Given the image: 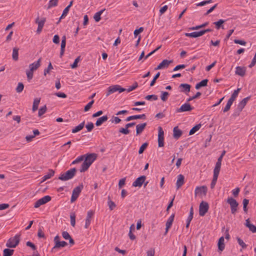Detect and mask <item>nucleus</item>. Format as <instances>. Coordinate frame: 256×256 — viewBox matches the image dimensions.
I'll return each instance as SVG.
<instances>
[{
  "label": "nucleus",
  "mask_w": 256,
  "mask_h": 256,
  "mask_svg": "<svg viewBox=\"0 0 256 256\" xmlns=\"http://www.w3.org/2000/svg\"><path fill=\"white\" fill-rule=\"evenodd\" d=\"M84 156V162H82L80 170V172L86 171L96 159L98 156L97 154L95 153L86 154Z\"/></svg>",
  "instance_id": "f257e3e1"
},
{
  "label": "nucleus",
  "mask_w": 256,
  "mask_h": 256,
  "mask_svg": "<svg viewBox=\"0 0 256 256\" xmlns=\"http://www.w3.org/2000/svg\"><path fill=\"white\" fill-rule=\"evenodd\" d=\"M76 169L72 168L66 171L65 173L62 174L58 177V179L66 181L72 179L76 174Z\"/></svg>",
  "instance_id": "f03ea898"
},
{
  "label": "nucleus",
  "mask_w": 256,
  "mask_h": 256,
  "mask_svg": "<svg viewBox=\"0 0 256 256\" xmlns=\"http://www.w3.org/2000/svg\"><path fill=\"white\" fill-rule=\"evenodd\" d=\"M20 240V235L16 234L8 240L6 246L10 248H14L18 244Z\"/></svg>",
  "instance_id": "7ed1b4c3"
},
{
  "label": "nucleus",
  "mask_w": 256,
  "mask_h": 256,
  "mask_svg": "<svg viewBox=\"0 0 256 256\" xmlns=\"http://www.w3.org/2000/svg\"><path fill=\"white\" fill-rule=\"evenodd\" d=\"M84 186L82 184H80L78 186L74 188L72 190V195L71 196V202H74L77 200Z\"/></svg>",
  "instance_id": "20e7f679"
},
{
  "label": "nucleus",
  "mask_w": 256,
  "mask_h": 256,
  "mask_svg": "<svg viewBox=\"0 0 256 256\" xmlns=\"http://www.w3.org/2000/svg\"><path fill=\"white\" fill-rule=\"evenodd\" d=\"M226 202L230 205L231 213L234 214L238 210V203L235 199L232 197L228 198L226 200Z\"/></svg>",
  "instance_id": "39448f33"
},
{
  "label": "nucleus",
  "mask_w": 256,
  "mask_h": 256,
  "mask_svg": "<svg viewBox=\"0 0 256 256\" xmlns=\"http://www.w3.org/2000/svg\"><path fill=\"white\" fill-rule=\"evenodd\" d=\"M209 206L207 202L202 201L199 206V214L200 216H204L208 212Z\"/></svg>",
  "instance_id": "423d86ee"
},
{
  "label": "nucleus",
  "mask_w": 256,
  "mask_h": 256,
  "mask_svg": "<svg viewBox=\"0 0 256 256\" xmlns=\"http://www.w3.org/2000/svg\"><path fill=\"white\" fill-rule=\"evenodd\" d=\"M52 199V198L49 196H46L38 200L34 204L35 208H38L40 206L46 204V203L50 202Z\"/></svg>",
  "instance_id": "0eeeda50"
},
{
  "label": "nucleus",
  "mask_w": 256,
  "mask_h": 256,
  "mask_svg": "<svg viewBox=\"0 0 256 256\" xmlns=\"http://www.w3.org/2000/svg\"><path fill=\"white\" fill-rule=\"evenodd\" d=\"M194 107L192 106L188 102L182 104L180 107L176 110V112H190L194 110Z\"/></svg>",
  "instance_id": "6e6552de"
},
{
  "label": "nucleus",
  "mask_w": 256,
  "mask_h": 256,
  "mask_svg": "<svg viewBox=\"0 0 256 256\" xmlns=\"http://www.w3.org/2000/svg\"><path fill=\"white\" fill-rule=\"evenodd\" d=\"M158 145L159 147L164 146V132L162 127H158Z\"/></svg>",
  "instance_id": "1a4fd4ad"
},
{
  "label": "nucleus",
  "mask_w": 256,
  "mask_h": 256,
  "mask_svg": "<svg viewBox=\"0 0 256 256\" xmlns=\"http://www.w3.org/2000/svg\"><path fill=\"white\" fill-rule=\"evenodd\" d=\"M173 62L172 60H163L156 68H154L155 70H160L162 68H168L169 65Z\"/></svg>",
  "instance_id": "9d476101"
},
{
  "label": "nucleus",
  "mask_w": 256,
  "mask_h": 256,
  "mask_svg": "<svg viewBox=\"0 0 256 256\" xmlns=\"http://www.w3.org/2000/svg\"><path fill=\"white\" fill-rule=\"evenodd\" d=\"M146 179L145 176H142L137 178L132 183V186L134 187H141Z\"/></svg>",
  "instance_id": "9b49d317"
},
{
  "label": "nucleus",
  "mask_w": 256,
  "mask_h": 256,
  "mask_svg": "<svg viewBox=\"0 0 256 256\" xmlns=\"http://www.w3.org/2000/svg\"><path fill=\"white\" fill-rule=\"evenodd\" d=\"M207 190L208 188L206 186H198L196 188L194 191L195 195L206 196Z\"/></svg>",
  "instance_id": "f8f14e48"
},
{
  "label": "nucleus",
  "mask_w": 256,
  "mask_h": 256,
  "mask_svg": "<svg viewBox=\"0 0 256 256\" xmlns=\"http://www.w3.org/2000/svg\"><path fill=\"white\" fill-rule=\"evenodd\" d=\"M250 99V97L248 96L244 98L242 100H241L240 102L236 108V110H238V114L242 111V109L244 108L245 106L246 105L248 100Z\"/></svg>",
  "instance_id": "ddd939ff"
},
{
  "label": "nucleus",
  "mask_w": 256,
  "mask_h": 256,
  "mask_svg": "<svg viewBox=\"0 0 256 256\" xmlns=\"http://www.w3.org/2000/svg\"><path fill=\"white\" fill-rule=\"evenodd\" d=\"M68 244L65 241L57 242L56 244H54V246L52 248L51 252L52 253L55 252L56 250L65 247Z\"/></svg>",
  "instance_id": "4468645a"
},
{
  "label": "nucleus",
  "mask_w": 256,
  "mask_h": 256,
  "mask_svg": "<svg viewBox=\"0 0 256 256\" xmlns=\"http://www.w3.org/2000/svg\"><path fill=\"white\" fill-rule=\"evenodd\" d=\"M174 214H173L168 218V220L166 222V231H165L164 234H166L168 233V231L169 228H170V227L172 226V224L174 222Z\"/></svg>",
  "instance_id": "2eb2a0df"
},
{
  "label": "nucleus",
  "mask_w": 256,
  "mask_h": 256,
  "mask_svg": "<svg viewBox=\"0 0 256 256\" xmlns=\"http://www.w3.org/2000/svg\"><path fill=\"white\" fill-rule=\"evenodd\" d=\"M236 70L235 73L236 74L240 76H244L246 74V67H242L238 66L236 68Z\"/></svg>",
  "instance_id": "dca6fc26"
},
{
  "label": "nucleus",
  "mask_w": 256,
  "mask_h": 256,
  "mask_svg": "<svg viewBox=\"0 0 256 256\" xmlns=\"http://www.w3.org/2000/svg\"><path fill=\"white\" fill-rule=\"evenodd\" d=\"M146 123L144 122L140 124H138L136 126V135L140 134L144 130L146 126Z\"/></svg>",
  "instance_id": "f3484780"
},
{
  "label": "nucleus",
  "mask_w": 256,
  "mask_h": 256,
  "mask_svg": "<svg viewBox=\"0 0 256 256\" xmlns=\"http://www.w3.org/2000/svg\"><path fill=\"white\" fill-rule=\"evenodd\" d=\"M184 177L182 174H180L178 176V180L176 183L177 189L180 188L184 184Z\"/></svg>",
  "instance_id": "a211bd4d"
},
{
  "label": "nucleus",
  "mask_w": 256,
  "mask_h": 256,
  "mask_svg": "<svg viewBox=\"0 0 256 256\" xmlns=\"http://www.w3.org/2000/svg\"><path fill=\"white\" fill-rule=\"evenodd\" d=\"M41 60L42 58H40L36 62L30 64L29 66L30 69L33 71L36 70L40 66Z\"/></svg>",
  "instance_id": "6ab92c4d"
},
{
  "label": "nucleus",
  "mask_w": 256,
  "mask_h": 256,
  "mask_svg": "<svg viewBox=\"0 0 256 256\" xmlns=\"http://www.w3.org/2000/svg\"><path fill=\"white\" fill-rule=\"evenodd\" d=\"M182 131L176 126L173 130V136L176 139H178L182 135Z\"/></svg>",
  "instance_id": "aec40b11"
},
{
  "label": "nucleus",
  "mask_w": 256,
  "mask_h": 256,
  "mask_svg": "<svg viewBox=\"0 0 256 256\" xmlns=\"http://www.w3.org/2000/svg\"><path fill=\"white\" fill-rule=\"evenodd\" d=\"M245 225L246 227L248 228L249 230L251 231L252 232H256V226H254L252 224H250L248 218L246 220Z\"/></svg>",
  "instance_id": "412c9836"
},
{
  "label": "nucleus",
  "mask_w": 256,
  "mask_h": 256,
  "mask_svg": "<svg viewBox=\"0 0 256 256\" xmlns=\"http://www.w3.org/2000/svg\"><path fill=\"white\" fill-rule=\"evenodd\" d=\"M226 21V20L220 19L218 21L213 22V24L215 25L216 28L217 30H219L220 28L224 29L223 24Z\"/></svg>",
  "instance_id": "4be33fe9"
},
{
  "label": "nucleus",
  "mask_w": 256,
  "mask_h": 256,
  "mask_svg": "<svg viewBox=\"0 0 256 256\" xmlns=\"http://www.w3.org/2000/svg\"><path fill=\"white\" fill-rule=\"evenodd\" d=\"M108 120V117L107 116H104L100 118H99L96 122V125L97 126H101L104 122H106Z\"/></svg>",
  "instance_id": "5701e85b"
},
{
  "label": "nucleus",
  "mask_w": 256,
  "mask_h": 256,
  "mask_svg": "<svg viewBox=\"0 0 256 256\" xmlns=\"http://www.w3.org/2000/svg\"><path fill=\"white\" fill-rule=\"evenodd\" d=\"M190 85L187 84H181L179 86V88H183L181 92H188L190 91Z\"/></svg>",
  "instance_id": "b1692460"
},
{
  "label": "nucleus",
  "mask_w": 256,
  "mask_h": 256,
  "mask_svg": "<svg viewBox=\"0 0 256 256\" xmlns=\"http://www.w3.org/2000/svg\"><path fill=\"white\" fill-rule=\"evenodd\" d=\"M224 238L223 236H222L219 238L218 242V248L220 250L222 251L224 249Z\"/></svg>",
  "instance_id": "393cba45"
},
{
  "label": "nucleus",
  "mask_w": 256,
  "mask_h": 256,
  "mask_svg": "<svg viewBox=\"0 0 256 256\" xmlns=\"http://www.w3.org/2000/svg\"><path fill=\"white\" fill-rule=\"evenodd\" d=\"M185 36L191 38H198L202 36L200 31V32H194L191 33H186Z\"/></svg>",
  "instance_id": "a878e982"
},
{
  "label": "nucleus",
  "mask_w": 256,
  "mask_h": 256,
  "mask_svg": "<svg viewBox=\"0 0 256 256\" xmlns=\"http://www.w3.org/2000/svg\"><path fill=\"white\" fill-rule=\"evenodd\" d=\"M40 98H36L34 99L32 108V110L33 112H35L38 110L39 104L40 102Z\"/></svg>",
  "instance_id": "bb28decb"
},
{
  "label": "nucleus",
  "mask_w": 256,
  "mask_h": 256,
  "mask_svg": "<svg viewBox=\"0 0 256 256\" xmlns=\"http://www.w3.org/2000/svg\"><path fill=\"white\" fill-rule=\"evenodd\" d=\"M84 121L83 122L80 123L79 125H78V126H76L74 128H73L72 130V133H76L77 132H78L79 131H80L84 128Z\"/></svg>",
  "instance_id": "cd10ccee"
},
{
  "label": "nucleus",
  "mask_w": 256,
  "mask_h": 256,
  "mask_svg": "<svg viewBox=\"0 0 256 256\" xmlns=\"http://www.w3.org/2000/svg\"><path fill=\"white\" fill-rule=\"evenodd\" d=\"M46 21L45 18H42L40 20L39 19V17H38L36 20V23L38 24V27L43 28L44 24Z\"/></svg>",
  "instance_id": "c85d7f7f"
},
{
  "label": "nucleus",
  "mask_w": 256,
  "mask_h": 256,
  "mask_svg": "<svg viewBox=\"0 0 256 256\" xmlns=\"http://www.w3.org/2000/svg\"><path fill=\"white\" fill-rule=\"evenodd\" d=\"M54 174V172L52 170H49L48 173L42 177V182L52 178Z\"/></svg>",
  "instance_id": "c756f323"
},
{
  "label": "nucleus",
  "mask_w": 256,
  "mask_h": 256,
  "mask_svg": "<svg viewBox=\"0 0 256 256\" xmlns=\"http://www.w3.org/2000/svg\"><path fill=\"white\" fill-rule=\"evenodd\" d=\"M104 10L105 9H103L95 14L94 18L96 22H98L100 20V16Z\"/></svg>",
  "instance_id": "7c9ffc66"
},
{
  "label": "nucleus",
  "mask_w": 256,
  "mask_h": 256,
  "mask_svg": "<svg viewBox=\"0 0 256 256\" xmlns=\"http://www.w3.org/2000/svg\"><path fill=\"white\" fill-rule=\"evenodd\" d=\"M202 125L200 124H198L194 126L190 131L189 135H192L194 134L198 130L201 128Z\"/></svg>",
  "instance_id": "2f4dec72"
},
{
  "label": "nucleus",
  "mask_w": 256,
  "mask_h": 256,
  "mask_svg": "<svg viewBox=\"0 0 256 256\" xmlns=\"http://www.w3.org/2000/svg\"><path fill=\"white\" fill-rule=\"evenodd\" d=\"M12 58L14 60H17L18 58V48H14L12 50Z\"/></svg>",
  "instance_id": "473e14b6"
},
{
  "label": "nucleus",
  "mask_w": 256,
  "mask_h": 256,
  "mask_svg": "<svg viewBox=\"0 0 256 256\" xmlns=\"http://www.w3.org/2000/svg\"><path fill=\"white\" fill-rule=\"evenodd\" d=\"M240 88H238L237 90H234V92L231 95V96L229 100L234 102L236 98V97L238 96V92L240 91Z\"/></svg>",
  "instance_id": "72a5a7b5"
},
{
  "label": "nucleus",
  "mask_w": 256,
  "mask_h": 256,
  "mask_svg": "<svg viewBox=\"0 0 256 256\" xmlns=\"http://www.w3.org/2000/svg\"><path fill=\"white\" fill-rule=\"evenodd\" d=\"M14 252V250H11L9 248H5L4 250V254L3 256H11L13 254Z\"/></svg>",
  "instance_id": "f704fd0d"
},
{
  "label": "nucleus",
  "mask_w": 256,
  "mask_h": 256,
  "mask_svg": "<svg viewBox=\"0 0 256 256\" xmlns=\"http://www.w3.org/2000/svg\"><path fill=\"white\" fill-rule=\"evenodd\" d=\"M94 215V212L92 210H90L88 212H87V216L86 219V222H91V218Z\"/></svg>",
  "instance_id": "c9c22d12"
},
{
  "label": "nucleus",
  "mask_w": 256,
  "mask_h": 256,
  "mask_svg": "<svg viewBox=\"0 0 256 256\" xmlns=\"http://www.w3.org/2000/svg\"><path fill=\"white\" fill-rule=\"evenodd\" d=\"M108 204L109 206V208L110 209V210H112L116 207V205L114 202L110 200V196H108Z\"/></svg>",
  "instance_id": "e433bc0d"
},
{
  "label": "nucleus",
  "mask_w": 256,
  "mask_h": 256,
  "mask_svg": "<svg viewBox=\"0 0 256 256\" xmlns=\"http://www.w3.org/2000/svg\"><path fill=\"white\" fill-rule=\"evenodd\" d=\"M168 96L169 93L168 92H162V94L160 96L161 100L164 102H166V100H167Z\"/></svg>",
  "instance_id": "4c0bfd02"
},
{
  "label": "nucleus",
  "mask_w": 256,
  "mask_h": 256,
  "mask_svg": "<svg viewBox=\"0 0 256 256\" xmlns=\"http://www.w3.org/2000/svg\"><path fill=\"white\" fill-rule=\"evenodd\" d=\"M58 0H50L48 6V9L50 8L52 6H56L58 5Z\"/></svg>",
  "instance_id": "58836bf2"
},
{
  "label": "nucleus",
  "mask_w": 256,
  "mask_h": 256,
  "mask_svg": "<svg viewBox=\"0 0 256 256\" xmlns=\"http://www.w3.org/2000/svg\"><path fill=\"white\" fill-rule=\"evenodd\" d=\"M248 203H249L248 200L246 198H244L243 200V201H242L243 209H244V212H246V213L248 212L247 206H248Z\"/></svg>",
  "instance_id": "ea45409f"
},
{
  "label": "nucleus",
  "mask_w": 256,
  "mask_h": 256,
  "mask_svg": "<svg viewBox=\"0 0 256 256\" xmlns=\"http://www.w3.org/2000/svg\"><path fill=\"white\" fill-rule=\"evenodd\" d=\"M238 242L239 245L243 249H245L247 247V245L244 242L243 240H242L240 238H236Z\"/></svg>",
  "instance_id": "a19ab883"
},
{
  "label": "nucleus",
  "mask_w": 256,
  "mask_h": 256,
  "mask_svg": "<svg viewBox=\"0 0 256 256\" xmlns=\"http://www.w3.org/2000/svg\"><path fill=\"white\" fill-rule=\"evenodd\" d=\"M232 103H233V102H232L229 100H228L226 106L224 107V108L223 110L224 112H227L228 111L230 110V106L232 105Z\"/></svg>",
  "instance_id": "79ce46f5"
},
{
  "label": "nucleus",
  "mask_w": 256,
  "mask_h": 256,
  "mask_svg": "<svg viewBox=\"0 0 256 256\" xmlns=\"http://www.w3.org/2000/svg\"><path fill=\"white\" fill-rule=\"evenodd\" d=\"M148 142H144V143L140 147V149H139V150H138V153L139 154H142L144 152V150L146 148L148 147Z\"/></svg>",
  "instance_id": "37998d69"
},
{
  "label": "nucleus",
  "mask_w": 256,
  "mask_h": 256,
  "mask_svg": "<svg viewBox=\"0 0 256 256\" xmlns=\"http://www.w3.org/2000/svg\"><path fill=\"white\" fill-rule=\"evenodd\" d=\"M70 224L72 226L76 224V215L74 213H71L70 215Z\"/></svg>",
  "instance_id": "c03bdc74"
},
{
  "label": "nucleus",
  "mask_w": 256,
  "mask_h": 256,
  "mask_svg": "<svg viewBox=\"0 0 256 256\" xmlns=\"http://www.w3.org/2000/svg\"><path fill=\"white\" fill-rule=\"evenodd\" d=\"M84 154L77 158L74 160L72 162V164H74L82 162L83 160H84Z\"/></svg>",
  "instance_id": "a18cd8bd"
},
{
  "label": "nucleus",
  "mask_w": 256,
  "mask_h": 256,
  "mask_svg": "<svg viewBox=\"0 0 256 256\" xmlns=\"http://www.w3.org/2000/svg\"><path fill=\"white\" fill-rule=\"evenodd\" d=\"M24 88V85L22 82H18V85L16 89V91L18 93L21 92Z\"/></svg>",
  "instance_id": "49530a36"
},
{
  "label": "nucleus",
  "mask_w": 256,
  "mask_h": 256,
  "mask_svg": "<svg viewBox=\"0 0 256 256\" xmlns=\"http://www.w3.org/2000/svg\"><path fill=\"white\" fill-rule=\"evenodd\" d=\"M33 70H32L30 69V70H27L26 71V74L28 78V80L30 81L33 78Z\"/></svg>",
  "instance_id": "de8ad7c7"
},
{
  "label": "nucleus",
  "mask_w": 256,
  "mask_h": 256,
  "mask_svg": "<svg viewBox=\"0 0 256 256\" xmlns=\"http://www.w3.org/2000/svg\"><path fill=\"white\" fill-rule=\"evenodd\" d=\"M66 45V36H64L62 37L60 50H65Z\"/></svg>",
  "instance_id": "09e8293b"
},
{
  "label": "nucleus",
  "mask_w": 256,
  "mask_h": 256,
  "mask_svg": "<svg viewBox=\"0 0 256 256\" xmlns=\"http://www.w3.org/2000/svg\"><path fill=\"white\" fill-rule=\"evenodd\" d=\"M202 94L200 92H198L196 93V94L192 96H191V97H190L187 100H186V102H189L194 99H196V98H198L200 96H201Z\"/></svg>",
  "instance_id": "8fccbe9b"
},
{
  "label": "nucleus",
  "mask_w": 256,
  "mask_h": 256,
  "mask_svg": "<svg viewBox=\"0 0 256 256\" xmlns=\"http://www.w3.org/2000/svg\"><path fill=\"white\" fill-rule=\"evenodd\" d=\"M145 98L148 100H156L158 98V96L155 94L148 95L145 97Z\"/></svg>",
  "instance_id": "3c124183"
},
{
  "label": "nucleus",
  "mask_w": 256,
  "mask_h": 256,
  "mask_svg": "<svg viewBox=\"0 0 256 256\" xmlns=\"http://www.w3.org/2000/svg\"><path fill=\"white\" fill-rule=\"evenodd\" d=\"M46 106H43L42 107L38 110V116H42V114H44L46 111Z\"/></svg>",
  "instance_id": "603ef678"
},
{
  "label": "nucleus",
  "mask_w": 256,
  "mask_h": 256,
  "mask_svg": "<svg viewBox=\"0 0 256 256\" xmlns=\"http://www.w3.org/2000/svg\"><path fill=\"white\" fill-rule=\"evenodd\" d=\"M160 72H158L156 75L155 76H154V78H153L150 84V86H154V84L156 83V80L160 77Z\"/></svg>",
  "instance_id": "864d4df0"
},
{
  "label": "nucleus",
  "mask_w": 256,
  "mask_h": 256,
  "mask_svg": "<svg viewBox=\"0 0 256 256\" xmlns=\"http://www.w3.org/2000/svg\"><path fill=\"white\" fill-rule=\"evenodd\" d=\"M53 69V66L51 64V62H50L48 66L46 68L44 69V76H46L47 74H48L50 72V71Z\"/></svg>",
  "instance_id": "5fc2aeb1"
},
{
  "label": "nucleus",
  "mask_w": 256,
  "mask_h": 256,
  "mask_svg": "<svg viewBox=\"0 0 256 256\" xmlns=\"http://www.w3.org/2000/svg\"><path fill=\"white\" fill-rule=\"evenodd\" d=\"M138 86V84L136 82H135L134 84L132 86H130L128 89H126V91L128 92H130L133 90H135Z\"/></svg>",
  "instance_id": "6e6d98bb"
},
{
  "label": "nucleus",
  "mask_w": 256,
  "mask_h": 256,
  "mask_svg": "<svg viewBox=\"0 0 256 256\" xmlns=\"http://www.w3.org/2000/svg\"><path fill=\"white\" fill-rule=\"evenodd\" d=\"M94 102V100H92L90 102L85 106L84 108V112L88 111L92 106V105L93 104Z\"/></svg>",
  "instance_id": "4d7b16f0"
},
{
  "label": "nucleus",
  "mask_w": 256,
  "mask_h": 256,
  "mask_svg": "<svg viewBox=\"0 0 256 256\" xmlns=\"http://www.w3.org/2000/svg\"><path fill=\"white\" fill-rule=\"evenodd\" d=\"M80 57L79 56L75 59L74 62L71 65V68H76L78 66V63L80 61Z\"/></svg>",
  "instance_id": "13d9d810"
},
{
  "label": "nucleus",
  "mask_w": 256,
  "mask_h": 256,
  "mask_svg": "<svg viewBox=\"0 0 256 256\" xmlns=\"http://www.w3.org/2000/svg\"><path fill=\"white\" fill-rule=\"evenodd\" d=\"M130 130L128 129V128H126V127H125L124 128H121L120 130H119V132L120 133H122V134H128L130 133Z\"/></svg>",
  "instance_id": "bf43d9fd"
},
{
  "label": "nucleus",
  "mask_w": 256,
  "mask_h": 256,
  "mask_svg": "<svg viewBox=\"0 0 256 256\" xmlns=\"http://www.w3.org/2000/svg\"><path fill=\"white\" fill-rule=\"evenodd\" d=\"M222 162L217 160L214 170L220 172Z\"/></svg>",
  "instance_id": "052dcab7"
},
{
  "label": "nucleus",
  "mask_w": 256,
  "mask_h": 256,
  "mask_svg": "<svg viewBox=\"0 0 256 256\" xmlns=\"http://www.w3.org/2000/svg\"><path fill=\"white\" fill-rule=\"evenodd\" d=\"M222 162L217 160L214 170L220 172Z\"/></svg>",
  "instance_id": "680f3d73"
},
{
  "label": "nucleus",
  "mask_w": 256,
  "mask_h": 256,
  "mask_svg": "<svg viewBox=\"0 0 256 256\" xmlns=\"http://www.w3.org/2000/svg\"><path fill=\"white\" fill-rule=\"evenodd\" d=\"M69 10H70V9L66 7L64 9V10H63L62 14L61 16L60 17L59 22L60 21V20L61 19L66 17V16L67 15L68 13V12Z\"/></svg>",
  "instance_id": "e2e57ef3"
},
{
  "label": "nucleus",
  "mask_w": 256,
  "mask_h": 256,
  "mask_svg": "<svg viewBox=\"0 0 256 256\" xmlns=\"http://www.w3.org/2000/svg\"><path fill=\"white\" fill-rule=\"evenodd\" d=\"M86 127L88 132H90L94 128V126L92 122H90L86 126Z\"/></svg>",
  "instance_id": "0e129e2a"
},
{
  "label": "nucleus",
  "mask_w": 256,
  "mask_h": 256,
  "mask_svg": "<svg viewBox=\"0 0 256 256\" xmlns=\"http://www.w3.org/2000/svg\"><path fill=\"white\" fill-rule=\"evenodd\" d=\"M134 120L142 119L145 120L146 118V116L145 114L134 115Z\"/></svg>",
  "instance_id": "69168bd1"
},
{
  "label": "nucleus",
  "mask_w": 256,
  "mask_h": 256,
  "mask_svg": "<svg viewBox=\"0 0 256 256\" xmlns=\"http://www.w3.org/2000/svg\"><path fill=\"white\" fill-rule=\"evenodd\" d=\"M118 85H114L109 86L108 88L110 90V92H112V94H113L118 91Z\"/></svg>",
  "instance_id": "338daca9"
},
{
  "label": "nucleus",
  "mask_w": 256,
  "mask_h": 256,
  "mask_svg": "<svg viewBox=\"0 0 256 256\" xmlns=\"http://www.w3.org/2000/svg\"><path fill=\"white\" fill-rule=\"evenodd\" d=\"M147 256H154L155 254V250L154 248H151L146 252Z\"/></svg>",
  "instance_id": "774afa93"
}]
</instances>
